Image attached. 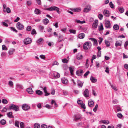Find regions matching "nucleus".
Listing matches in <instances>:
<instances>
[{
  "label": "nucleus",
  "mask_w": 128,
  "mask_h": 128,
  "mask_svg": "<svg viewBox=\"0 0 128 128\" xmlns=\"http://www.w3.org/2000/svg\"><path fill=\"white\" fill-rule=\"evenodd\" d=\"M43 41V39L42 38H40L36 42L38 44H41L42 43Z\"/></svg>",
  "instance_id": "28"
},
{
  "label": "nucleus",
  "mask_w": 128,
  "mask_h": 128,
  "mask_svg": "<svg viewBox=\"0 0 128 128\" xmlns=\"http://www.w3.org/2000/svg\"><path fill=\"white\" fill-rule=\"evenodd\" d=\"M98 24V20H95L94 22L93 23L92 26L93 28H96Z\"/></svg>",
  "instance_id": "8"
},
{
  "label": "nucleus",
  "mask_w": 128,
  "mask_h": 128,
  "mask_svg": "<svg viewBox=\"0 0 128 128\" xmlns=\"http://www.w3.org/2000/svg\"><path fill=\"white\" fill-rule=\"evenodd\" d=\"M74 116V120L76 121L80 120L81 117V115L80 114H78L75 115Z\"/></svg>",
  "instance_id": "9"
},
{
  "label": "nucleus",
  "mask_w": 128,
  "mask_h": 128,
  "mask_svg": "<svg viewBox=\"0 0 128 128\" xmlns=\"http://www.w3.org/2000/svg\"><path fill=\"white\" fill-rule=\"evenodd\" d=\"M45 10L49 11L56 10L58 14L60 13L59 8L56 6H52L50 7L46 8Z\"/></svg>",
  "instance_id": "2"
},
{
  "label": "nucleus",
  "mask_w": 128,
  "mask_h": 128,
  "mask_svg": "<svg viewBox=\"0 0 128 128\" xmlns=\"http://www.w3.org/2000/svg\"><path fill=\"white\" fill-rule=\"evenodd\" d=\"M9 109L10 110L12 109L15 111H17L19 110V108L18 106L12 104L9 106Z\"/></svg>",
  "instance_id": "3"
},
{
  "label": "nucleus",
  "mask_w": 128,
  "mask_h": 128,
  "mask_svg": "<svg viewBox=\"0 0 128 128\" xmlns=\"http://www.w3.org/2000/svg\"><path fill=\"white\" fill-rule=\"evenodd\" d=\"M94 104V102L92 100H89L88 102V105L89 107H92Z\"/></svg>",
  "instance_id": "15"
},
{
  "label": "nucleus",
  "mask_w": 128,
  "mask_h": 128,
  "mask_svg": "<svg viewBox=\"0 0 128 128\" xmlns=\"http://www.w3.org/2000/svg\"><path fill=\"white\" fill-rule=\"evenodd\" d=\"M40 12V10L36 8L34 10V13L36 14H38Z\"/></svg>",
  "instance_id": "34"
},
{
  "label": "nucleus",
  "mask_w": 128,
  "mask_h": 128,
  "mask_svg": "<svg viewBox=\"0 0 128 128\" xmlns=\"http://www.w3.org/2000/svg\"><path fill=\"white\" fill-rule=\"evenodd\" d=\"M68 68L70 72L71 75H74L73 70L72 69V68L70 67H69Z\"/></svg>",
  "instance_id": "38"
},
{
  "label": "nucleus",
  "mask_w": 128,
  "mask_h": 128,
  "mask_svg": "<svg viewBox=\"0 0 128 128\" xmlns=\"http://www.w3.org/2000/svg\"><path fill=\"white\" fill-rule=\"evenodd\" d=\"M99 30L100 31H101L104 30L103 25L102 23L100 24V26L99 27Z\"/></svg>",
  "instance_id": "36"
},
{
  "label": "nucleus",
  "mask_w": 128,
  "mask_h": 128,
  "mask_svg": "<svg viewBox=\"0 0 128 128\" xmlns=\"http://www.w3.org/2000/svg\"><path fill=\"white\" fill-rule=\"evenodd\" d=\"M109 5L110 8H113L114 7V4H112V2H110Z\"/></svg>",
  "instance_id": "42"
},
{
  "label": "nucleus",
  "mask_w": 128,
  "mask_h": 128,
  "mask_svg": "<svg viewBox=\"0 0 128 128\" xmlns=\"http://www.w3.org/2000/svg\"><path fill=\"white\" fill-rule=\"evenodd\" d=\"M42 22L44 24L46 25L48 23L49 20L48 19L45 18L43 20Z\"/></svg>",
  "instance_id": "21"
},
{
  "label": "nucleus",
  "mask_w": 128,
  "mask_h": 128,
  "mask_svg": "<svg viewBox=\"0 0 128 128\" xmlns=\"http://www.w3.org/2000/svg\"><path fill=\"white\" fill-rule=\"evenodd\" d=\"M90 73V72L89 71H88L86 72L84 74V76H86L88 75L89 73Z\"/></svg>",
  "instance_id": "61"
},
{
  "label": "nucleus",
  "mask_w": 128,
  "mask_h": 128,
  "mask_svg": "<svg viewBox=\"0 0 128 128\" xmlns=\"http://www.w3.org/2000/svg\"><path fill=\"white\" fill-rule=\"evenodd\" d=\"M103 14L105 16L108 17L110 16L109 11L107 10H104L103 12Z\"/></svg>",
  "instance_id": "13"
},
{
  "label": "nucleus",
  "mask_w": 128,
  "mask_h": 128,
  "mask_svg": "<svg viewBox=\"0 0 128 128\" xmlns=\"http://www.w3.org/2000/svg\"><path fill=\"white\" fill-rule=\"evenodd\" d=\"M69 31L71 33H72L74 34H75L76 33V30H75L70 29L69 30Z\"/></svg>",
  "instance_id": "41"
},
{
  "label": "nucleus",
  "mask_w": 128,
  "mask_h": 128,
  "mask_svg": "<svg viewBox=\"0 0 128 128\" xmlns=\"http://www.w3.org/2000/svg\"><path fill=\"white\" fill-rule=\"evenodd\" d=\"M92 43L90 42H85L83 45V48L84 49L87 50L91 48L92 46Z\"/></svg>",
  "instance_id": "1"
},
{
  "label": "nucleus",
  "mask_w": 128,
  "mask_h": 128,
  "mask_svg": "<svg viewBox=\"0 0 128 128\" xmlns=\"http://www.w3.org/2000/svg\"><path fill=\"white\" fill-rule=\"evenodd\" d=\"M113 28L115 30H118L119 29V26L118 25L115 24Z\"/></svg>",
  "instance_id": "33"
},
{
  "label": "nucleus",
  "mask_w": 128,
  "mask_h": 128,
  "mask_svg": "<svg viewBox=\"0 0 128 128\" xmlns=\"http://www.w3.org/2000/svg\"><path fill=\"white\" fill-rule=\"evenodd\" d=\"M90 80L92 83H94L97 81V79L95 78L94 77L92 76H91L90 78Z\"/></svg>",
  "instance_id": "23"
},
{
  "label": "nucleus",
  "mask_w": 128,
  "mask_h": 128,
  "mask_svg": "<svg viewBox=\"0 0 128 128\" xmlns=\"http://www.w3.org/2000/svg\"><path fill=\"white\" fill-rule=\"evenodd\" d=\"M0 123L2 125H4L6 123V121L4 119L0 121Z\"/></svg>",
  "instance_id": "39"
},
{
  "label": "nucleus",
  "mask_w": 128,
  "mask_h": 128,
  "mask_svg": "<svg viewBox=\"0 0 128 128\" xmlns=\"http://www.w3.org/2000/svg\"><path fill=\"white\" fill-rule=\"evenodd\" d=\"M37 4L39 5H40L41 4V2L40 0H36Z\"/></svg>",
  "instance_id": "62"
},
{
  "label": "nucleus",
  "mask_w": 128,
  "mask_h": 128,
  "mask_svg": "<svg viewBox=\"0 0 128 128\" xmlns=\"http://www.w3.org/2000/svg\"><path fill=\"white\" fill-rule=\"evenodd\" d=\"M9 118H13L14 116L12 115V112H10L7 114Z\"/></svg>",
  "instance_id": "29"
},
{
  "label": "nucleus",
  "mask_w": 128,
  "mask_h": 128,
  "mask_svg": "<svg viewBox=\"0 0 128 128\" xmlns=\"http://www.w3.org/2000/svg\"><path fill=\"white\" fill-rule=\"evenodd\" d=\"M58 64L59 63L58 62H57V61H55L54 62H53V63L52 64V66H54L56 65H58Z\"/></svg>",
  "instance_id": "58"
},
{
  "label": "nucleus",
  "mask_w": 128,
  "mask_h": 128,
  "mask_svg": "<svg viewBox=\"0 0 128 128\" xmlns=\"http://www.w3.org/2000/svg\"><path fill=\"white\" fill-rule=\"evenodd\" d=\"M32 28V27L31 26H29L27 27L26 30L28 31H30Z\"/></svg>",
  "instance_id": "50"
},
{
  "label": "nucleus",
  "mask_w": 128,
  "mask_h": 128,
  "mask_svg": "<svg viewBox=\"0 0 128 128\" xmlns=\"http://www.w3.org/2000/svg\"><path fill=\"white\" fill-rule=\"evenodd\" d=\"M2 102L4 104H6L8 102L7 100L6 99H3L2 100Z\"/></svg>",
  "instance_id": "43"
},
{
  "label": "nucleus",
  "mask_w": 128,
  "mask_h": 128,
  "mask_svg": "<svg viewBox=\"0 0 128 128\" xmlns=\"http://www.w3.org/2000/svg\"><path fill=\"white\" fill-rule=\"evenodd\" d=\"M62 61L63 62L65 63H67L68 62V60L66 58L62 59Z\"/></svg>",
  "instance_id": "45"
},
{
  "label": "nucleus",
  "mask_w": 128,
  "mask_h": 128,
  "mask_svg": "<svg viewBox=\"0 0 128 128\" xmlns=\"http://www.w3.org/2000/svg\"><path fill=\"white\" fill-rule=\"evenodd\" d=\"M84 96L86 98L89 97V91L88 89H86L84 93Z\"/></svg>",
  "instance_id": "11"
},
{
  "label": "nucleus",
  "mask_w": 128,
  "mask_h": 128,
  "mask_svg": "<svg viewBox=\"0 0 128 128\" xmlns=\"http://www.w3.org/2000/svg\"><path fill=\"white\" fill-rule=\"evenodd\" d=\"M84 37V34L82 33L79 34L78 36V37L80 39H82Z\"/></svg>",
  "instance_id": "24"
},
{
  "label": "nucleus",
  "mask_w": 128,
  "mask_h": 128,
  "mask_svg": "<svg viewBox=\"0 0 128 128\" xmlns=\"http://www.w3.org/2000/svg\"><path fill=\"white\" fill-rule=\"evenodd\" d=\"M53 76L55 78H58L60 77V74L59 73L55 72V73L54 74Z\"/></svg>",
  "instance_id": "19"
},
{
  "label": "nucleus",
  "mask_w": 128,
  "mask_h": 128,
  "mask_svg": "<svg viewBox=\"0 0 128 128\" xmlns=\"http://www.w3.org/2000/svg\"><path fill=\"white\" fill-rule=\"evenodd\" d=\"M119 11L121 13H122L124 12V9L123 8H118Z\"/></svg>",
  "instance_id": "55"
},
{
  "label": "nucleus",
  "mask_w": 128,
  "mask_h": 128,
  "mask_svg": "<svg viewBox=\"0 0 128 128\" xmlns=\"http://www.w3.org/2000/svg\"><path fill=\"white\" fill-rule=\"evenodd\" d=\"M13 82L11 80H10L9 81L8 83V84L11 87H12L13 85Z\"/></svg>",
  "instance_id": "35"
},
{
  "label": "nucleus",
  "mask_w": 128,
  "mask_h": 128,
  "mask_svg": "<svg viewBox=\"0 0 128 128\" xmlns=\"http://www.w3.org/2000/svg\"><path fill=\"white\" fill-rule=\"evenodd\" d=\"M105 26L106 28H110L111 24L110 21L108 20H105Z\"/></svg>",
  "instance_id": "6"
},
{
  "label": "nucleus",
  "mask_w": 128,
  "mask_h": 128,
  "mask_svg": "<svg viewBox=\"0 0 128 128\" xmlns=\"http://www.w3.org/2000/svg\"><path fill=\"white\" fill-rule=\"evenodd\" d=\"M2 46V49L3 50H7V48L6 47V46L4 45H3Z\"/></svg>",
  "instance_id": "54"
},
{
  "label": "nucleus",
  "mask_w": 128,
  "mask_h": 128,
  "mask_svg": "<svg viewBox=\"0 0 128 128\" xmlns=\"http://www.w3.org/2000/svg\"><path fill=\"white\" fill-rule=\"evenodd\" d=\"M39 28L40 30H43L44 28V27L41 25H40L39 26Z\"/></svg>",
  "instance_id": "57"
},
{
  "label": "nucleus",
  "mask_w": 128,
  "mask_h": 128,
  "mask_svg": "<svg viewBox=\"0 0 128 128\" xmlns=\"http://www.w3.org/2000/svg\"><path fill=\"white\" fill-rule=\"evenodd\" d=\"M36 94L41 96L43 94V92L39 90H36Z\"/></svg>",
  "instance_id": "20"
},
{
  "label": "nucleus",
  "mask_w": 128,
  "mask_h": 128,
  "mask_svg": "<svg viewBox=\"0 0 128 128\" xmlns=\"http://www.w3.org/2000/svg\"><path fill=\"white\" fill-rule=\"evenodd\" d=\"M26 91L29 94H32L34 92L33 90L30 88H27Z\"/></svg>",
  "instance_id": "17"
},
{
  "label": "nucleus",
  "mask_w": 128,
  "mask_h": 128,
  "mask_svg": "<svg viewBox=\"0 0 128 128\" xmlns=\"http://www.w3.org/2000/svg\"><path fill=\"white\" fill-rule=\"evenodd\" d=\"M98 104H96L95 106V107H94V108H93V110L94 112H96V110H97L98 108Z\"/></svg>",
  "instance_id": "47"
},
{
  "label": "nucleus",
  "mask_w": 128,
  "mask_h": 128,
  "mask_svg": "<svg viewBox=\"0 0 128 128\" xmlns=\"http://www.w3.org/2000/svg\"><path fill=\"white\" fill-rule=\"evenodd\" d=\"M40 125L38 124H34V128H40Z\"/></svg>",
  "instance_id": "44"
},
{
  "label": "nucleus",
  "mask_w": 128,
  "mask_h": 128,
  "mask_svg": "<svg viewBox=\"0 0 128 128\" xmlns=\"http://www.w3.org/2000/svg\"><path fill=\"white\" fill-rule=\"evenodd\" d=\"M15 50L14 48H12L10 49L8 52L9 54L11 55L13 54V52H14Z\"/></svg>",
  "instance_id": "30"
},
{
  "label": "nucleus",
  "mask_w": 128,
  "mask_h": 128,
  "mask_svg": "<svg viewBox=\"0 0 128 128\" xmlns=\"http://www.w3.org/2000/svg\"><path fill=\"white\" fill-rule=\"evenodd\" d=\"M63 36L62 35H60L58 37V40L57 42L58 43H60L62 41H63L64 40V39L63 38Z\"/></svg>",
  "instance_id": "10"
},
{
  "label": "nucleus",
  "mask_w": 128,
  "mask_h": 128,
  "mask_svg": "<svg viewBox=\"0 0 128 128\" xmlns=\"http://www.w3.org/2000/svg\"><path fill=\"white\" fill-rule=\"evenodd\" d=\"M32 4V2L30 1H28L27 2V4L28 6H30Z\"/></svg>",
  "instance_id": "63"
},
{
  "label": "nucleus",
  "mask_w": 128,
  "mask_h": 128,
  "mask_svg": "<svg viewBox=\"0 0 128 128\" xmlns=\"http://www.w3.org/2000/svg\"><path fill=\"white\" fill-rule=\"evenodd\" d=\"M101 51H98V52L97 56L98 57H99L101 56Z\"/></svg>",
  "instance_id": "56"
},
{
  "label": "nucleus",
  "mask_w": 128,
  "mask_h": 128,
  "mask_svg": "<svg viewBox=\"0 0 128 128\" xmlns=\"http://www.w3.org/2000/svg\"><path fill=\"white\" fill-rule=\"evenodd\" d=\"M81 106V107L82 108H83L84 109H85L86 108V107L85 106L83 102L82 103V104H80Z\"/></svg>",
  "instance_id": "51"
},
{
  "label": "nucleus",
  "mask_w": 128,
  "mask_h": 128,
  "mask_svg": "<svg viewBox=\"0 0 128 128\" xmlns=\"http://www.w3.org/2000/svg\"><path fill=\"white\" fill-rule=\"evenodd\" d=\"M16 27L17 29L19 30H22L24 28L23 25L19 22H17L16 24Z\"/></svg>",
  "instance_id": "4"
},
{
  "label": "nucleus",
  "mask_w": 128,
  "mask_h": 128,
  "mask_svg": "<svg viewBox=\"0 0 128 128\" xmlns=\"http://www.w3.org/2000/svg\"><path fill=\"white\" fill-rule=\"evenodd\" d=\"M110 86L112 88L114 89V90H117V88L115 86H114L112 84H111Z\"/></svg>",
  "instance_id": "48"
},
{
  "label": "nucleus",
  "mask_w": 128,
  "mask_h": 128,
  "mask_svg": "<svg viewBox=\"0 0 128 128\" xmlns=\"http://www.w3.org/2000/svg\"><path fill=\"white\" fill-rule=\"evenodd\" d=\"M20 126L21 128H24V124L23 122H21L20 124Z\"/></svg>",
  "instance_id": "60"
},
{
  "label": "nucleus",
  "mask_w": 128,
  "mask_h": 128,
  "mask_svg": "<svg viewBox=\"0 0 128 128\" xmlns=\"http://www.w3.org/2000/svg\"><path fill=\"white\" fill-rule=\"evenodd\" d=\"M62 83L64 84H66L68 82V80L65 78H62Z\"/></svg>",
  "instance_id": "26"
},
{
  "label": "nucleus",
  "mask_w": 128,
  "mask_h": 128,
  "mask_svg": "<svg viewBox=\"0 0 128 128\" xmlns=\"http://www.w3.org/2000/svg\"><path fill=\"white\" fill-rule=\"evenodd\" d=\"M47 126L44 124H42L41 126V128H47Z\"/></svg>",
  "instance_id": "59"
},
{
  "label": "nucleus",
  "mask_w": 128,
  "mask_h": 128,
  "mask_svg": "<svg viewBox=\"0 0 128 128\" xmlns=\"http://www.w3.org/2000/svg\"><path fill=\"white\" fill-rule=\"evenodd\" d=\"M83 85V83L80 81H78V86H80L82 87Z\"/></svg>",
  "instance_id": "37"
},
{
  "label": "nucleus",
  "mask_w": 128,
  "mask_h": 128,
  "mask_svg": "<svg viewBox=\"0 0 128 128\" xmlns=\"http://www.w3.org/2000/svg\"><path fill=\"white\" fill-rule=\"evenodd\" d=\"M105 43L107 47L109 46L110 45V42L107 40H105Z\"/></svg>",
  "instance_id": "27"
},
{
  "label": "nucleus",
  "mask_w": 128,
  "mask_h": 128,
  "mask_svg": "<svg viewBox=\"0 0 128 128\" xmlns=\"http://www.w3.org/2000/svg\"><path fill=\"white\" fill-rule=\"evenodd\" d=\"M10 28L11 30H12L14 31L15 32H18L17 30H16L15 28H13L12 27H11Z\"/></svg>",
  "instance_id": "53"
},
{
  "label": "nucleus",
  "mask_w": 128,
  "mask_h": 128,
  "mask_svg": "<svg viewBox=\"0 0 128 128\" xmlns=\"http://www.w3.org/2000/svg\"><path fill=\"white\" fill-rule=\"evenodd\" d=\"M15 125L18 128L19 127V122L18 121L16 120L15 122Z\"/></svg>",
  "instance_id": "40"
},
{
  "label": "nucleus",
  "mask_w": 128,
  "mask_h": 128,
  "mask_svg": "<svg viewBox=\"0 0 128 128\" xmlns=\"http://www.w3.org/2000/svg\"><path fill=\"white\" fill-rule=\"evenodd\" d=\"M122 44V41H120V42H119L118 41L116 42L115 44L116 46V47L118 46H121Z\"/></svg>",
  "instance_id": "31"
},
{
  "label": "nucleus",
  "mask_w": 128,
  "mask_h": 128,
  "mask_svg": "<svg viewBox=\"0 0 128 128\" xmlns=\"http://www.w3.org/2000/svg\"><path fill=\"white\" fill-rule=\"evenodd\" d=\"M82 56L80 53H78L76 55V58L78 60H80L82 58Z\"/></svg>",
  "instance_id": "16"
},
{
  "label": "nucleus",
  "mask_w": 128,
  "mask_h": 128,
  "mask_svg": "<svg viewBox=\"0 0 128 128\" xmlns=\"http://www.w3.org/2000/svg\"><path fill=\"white\" fill-rule=\"evenodd\" d=\"M22 109L24 110H26L30 108V106L28 105L24 104L22 105Z\"/></svg>",
  "instance_id": "7"
},
{
  "label": "nucleus",
  "mask_w": 128,
  "mask_h": 128,
  "mask_svg": "<svg viewBox=\"0 0 128 128\" xmlns=\"http://www.w3.org/2000/svg\"><path fill=\"white\" fill-rule=\"evenodd\" d=\"M103 124H107L109 123V122L108 120H102L101 121Z\"/></svg>",
  "instance_id": "32"
},
{
  "label": "nucleus",
  "mask_w": 128,
  "mask_h": 128,
  "mask_svg": "<svg viewBox=\"0 0 128 128\" xmlns=\"http://www.w3.org/2000/svg\"><path fill=\"white\" fill-rule=\"evenodd\" d=\"M43 90L45 93V96H48L50 94V93L48 92L46 90V87H44L43 89Z\"/></svg>",
  "instance_id": "18"
},
{
  "label": "nucleus",
  "mask_w": 128,
  "mask_h": 128,
  "mask_svg": "<svg viewBox=\"0 0 128 128\" xmlns=\"http://www.w3.org/2000/svg\"><path fill=\"white\" fill-rule=\"evenodd\" d=\"M81 10V8H78L73 9L72 11L75 12H80Z\"/></svg>",
  "instance_id": "22"
},
{
  "label": "nucleus",
  "mask_w": 128,
  "mask_h": 128,
  "mask_svg": "<svg viewBox=\"0 0 128 128\" xmlns=\"http://www.w3.org/2000/svg\"><path fill=\"white\" fill-rule=\"evenodd\" d=\"M32 42L31 39L29 38H28L25 39L24 41V43L26 44H30Z\"/></svg>",
  "instance_id": "5"
},
{
  "label": "nucleus",
  "mask_w": 128,
  "mask_h": 128,
  "mask_svg": "<svg viewBox=\"0 0 128 128\" xmlns=\"http://www.w3.org/2000/svg\"><path fill=\"white\" fill-rule=\"evenodd\" d=\"M91 9V8L90 6L88 5L86 8H84V12H86L90 11Z\"/></svg>",
  "instance_id": "14"
},
{
  "label": "nucleus",
  "mask_w": 128,
  "mask_h": 128,
  "mask_svg": "<svg viewBox=\"0 0 128 128\" xmlns=\"http://www.w3.org/2000/svg\"><path fill=\"white\" fill-rule=\"evenodd\" d=\"M103 16L102 14H99L98 18L100 20H102V19Z\"/></svg>",
  "instance_id": "52"
},
{
  "label": "nucleus",
  "mask_w": 128,
  "mask_h": 128,
  "mask_svg": "<svg viewBox=\"0 0 128 128\" xmlns=\"http://www.w3.org/2000/svg\"><path fill=\"white\" fill-rule=\"evenodd\" d=\"M118 117L120 118H121L123 116V115L121 113H118L117 114Z\"/></svg>",
  "instance_id": "49"
},
{
  "label": "nucleus",
  "mask_w": 128,
  "mask_h": 128,
  "mask_svg": "<svg viewBox=\"0 0 128 128\" xmlns=\"http://www.w3.org/2000/svg\"><path fill=\"white\" fill-rule=\"evenodd\" d=\"M31 34L32 35L36 34V32L35 29H34L32 30Z\"/></svg>",
  "instance_id": "46"
},
{
  "label": "nucleus",
  "mask_w": 128,
  "mask_h": 128,
  "mask_svg": "<svg viewBox=\"0 0 128 128\" xmlns=\"http://www.w3.org/2000/svg\"><path fill=\"white\" fill-rule=\"evenodd\" d=\"M128 45V41H126L124 44V47L126 48L127 47V46Z\"/></svg>",
  "instance_id": "64"
},
{
  "label": "nucleus",
  "mask_w": 128,
  "mask_h": 128,
  "mask_svg": "<svg viewBox=\"0 0 128 128\" xmlns=\"http://www.w3.org/2000/svg\"><path fill=\"white\" fill-rule=\"evenodd\" d=\"M3 11L4 12H7L8 13H10L11 12L10 9L8 7L6 8L4 10H3Z\"/></svg>",
  "instance_id": "25"
},
{
  "label": "nucleus",
  "mask_w": 128,
  "mask_h": 128,
  "mask_svg": "<svg viewBox=\"0 0 128 128\" xmlns=\"http://www.w3.org/2000/svg\"><path fill=\"white\" fill-rule=\"evenodd\" d=\"M83 73L84 71L83 70H79L76 72V74L77 75L80 76H82Z\"/></svg>",
  "instance_id": "12"
}]
</instances>
